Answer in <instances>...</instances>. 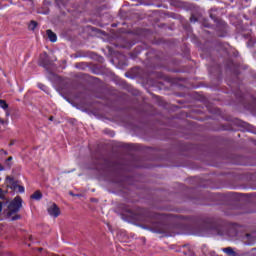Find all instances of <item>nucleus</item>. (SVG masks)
I'll return each mask as SVG.
<instances>
[{
  "label": "nucleus",
  "mask_w": 256,
  "mask_h": 256,
  "mask_svg": "<svg viewBox=\"0 0 256 256\" xmlns=\"http://www.w3.org/2000/svg\"><path fill=\"white\" fill-rule=\"evenodd\" d=\"M122 211L130 219L142 223L143 229L159 235H175L177 229L185 227V217L175 214H159L147 209H140L138 212L129 206L122 205Z\"/></svg>",
  "instance_id": "f257e3e1"
},
{
  "label": "nucleus",
  "mask_w": 256,
  "mask_h": 256,
  "mask_svg": "<svg viewBox=\"0 0 256 256\" xmlns=\"http://www.w3.org/2000/svg\"><path fill=\"white\" fill-rule=\"evenodd\" d=\"M202 227L206 233L230 237L231 239L239 235V224L228 223L219 217H206L202 220Z\"/></svg>",
  "instance_id": "f03ea898"
},
{
  "label": "nucleus",
  "mask_w": 256,
  "mask_h": 256,
  "mask_svg": "<svg viewBox=\"0 0 256 256\" xmlns=\"http://www.w3.org/2000/svg\"><path fill=\"white\" fill-rule=\"evenodd\" d=\"M91 157L96 169L109 171L113 175H121L123 173V165L105 158L101 152L97 151Z\"/></svg>",
  "instance_id": "7ed1b4c3"
},
{
  "label": "nucleus",
  "mask_w": 256,
  "mask_h": 256,
  "mask_svg": "<svg viewBox=\"0 0 256 256\" xmlns=\"http://www.w3.org/2000/svg\"><path fill=\"white\" fill-rule=\"evenodd\" d=\"M23 207V199L21 196H16L9 204H8V212L7 216L12 217L21 211Z\"/></svg>",
  "instance_id": "20e7f679"
},
{
  "label": "nucleus",
  "mask_w": 256,
  "mask_h": 256,
  "mask_svg": "<svg viewBox=\"0 0 256 256\" xmlns=\"http://www.w3.org/2000/svg\"><path fill=\"white\" fill-rule=\"evenodd\" d=\"M210 18L214 23H216V31L219 37H225L227 35V23L225 21L217 18L213 13H210Z\"/></svg>",
  "instance_id": "39448f33"
},
{
  "label": "nucleus",
  "mask_w": 256,
  "mask_h": 256,
  "mask_svg": "<svg viewBox=\"0 0 256 256\" xmlns=\"http://www.w3.org/2000/svg\"><path fill=\"white\" fill-rule=\"evenodd\" d=\"M38 65L46 69V71H49L51 67H53V60H51L47 52H44L40 54Z\"/></svg>",
  "instance_id": "423d86ee"
},
{
  "label": "nucleus",
  "mask_w": 256,
  "mask_h": 256,
  "mask_svg": "<svg viewBox=\"0 0 256 256\" xmlns=\"http://www.w3.org/2000/svg\"><path fill=\"white\" fill-rule=\"evenodd\" d=\"M48 215L57 219L61 215V209L55 203H52L47 208Z\"/></svg>",
  "instance_id": "0eeeda50"
},
{
  "label": "nucleus",
  "mask_w": 256,
  "mask_h": 256,
  "mask_svg": "<svg viewBox=\"0 0 256 256\" xmlns=\"http://www.w3.org/2000/svg\"><path fill=\"white\" fill-rule=\"evenodd\" d=\"M242 104L248 111H256V98L255 96H249L248 102L242 100Z\"/></svg>",
  "instance_id": "6e6552de"
},
{
  "label": "nucleus",
  "mask_w": 256,
  "mask_h": 256,
  "mask_svg": "<svg viewBox=\"0 0 256 256\" xmlns=\"http://www.w3.org/2000/svg\"><path fill=\"white\" fill-rule=\"evenodd\" d=\"M244 245H255L256 243V238L255 236L251 235V234H246L244 239Z\"/></svg>",
  "instance_id": "1a4fd4ad"
},
{
  "label": "nucleus",
  "mask_w": 256,
  "mask_h": 256,
  "mask_svg": "<svg viewBox=\"0 0 256 256\" xmlns=\"http://www.w3.org/2000/svg\"><path fill=\"white\" fill-rule=\"evenodd\" d=\"M201 251L203 256H217V252L209 250V247H207L205 244L202 245Z\"/></svg>",
  "instance_id": "9d476101"
},
{
  "label": "nucleus",
  "mask_w": 256,
  "mask_h": 256,
  "mask_svg": "<svg viewBox=\"0 0 256 256\" xmlns=\"http://www.w3.org/2000/svg\"><path fill=\"white\" fill-rule=\"evenodd\" d=\"M222 251L227 256H239V255H241V251L235 252V250H233V248H231V247L222 248Z\"/></svg>",
  "instance_id": "9b49d317"
},
{
  "label": "nucleus",
  "mask_w": 256,
  "mask_h": 256,
  "mask_svg": "<svg viewBox=\"0 0 256 256\" xmlns=\"http://www.w3.org/2000/svg\"><path fill=\"white\" fill-rule=\"evenodd\" d=\"M46 34L51 43H57V34H55V32L49 29L46 31Z\"/></svg>",
  "instance_id": "f8f14e48"
},
{
  "label": "nucleus",
  "mask_w": 256,
  "mask_h": 256,
  "mask_svg": "<svg viewBox=\"0 0 256 256\" xmlns=\"http://www.w3.org/2000/svg\"><path fill=\"white\" fill-rule=\"evenodd\" d=\"M30 199H33L34 201H41L43 199V193L40 192V190H36L31 196Z\"/></svg>",
  "instance_id": "ddd939ff"
},
{
  "label": "nucleus",
  "mask_w": 256,
  "mask_h": 256,
  "mask_svg": "<svg viewBox=\"0 0 256 256\" xmlns=\"http://www.w3.org/2000/svg\"><path fill=\"white\" fill-rule=\"evenodd\" d=\"M239 256H256V248H252L248 252H240Z\"/></svg>",
  "instance_id": "4468645a"
},
{
  "label": "nucleus",
  "mask_w": 256,
  "mask_h": 256,
  "mask_svg": "<svg viewBox=\"0 0 256 256\" xmlns=\"http://www.w3.org/2000/svg\"><path fill=\"white\" fill-rule=\"evenodd\" d=\"M234 67H235V62H233V60L229 59L226 61V69H228V71H233Z\"/></svg>",
  "instance_id": "2eb2a0df"
},
{
  "label": "nucleus",
  "mask_w": 256,
  "mask_h": 256,
  "mask_svg": "<svg viewBox=\"0 0 256 256\" xmlns=\"http://www.w3.org/2000/svg\"><path fill=\"white\" fill-rule=\"evenodd\" d=\"M37 25H38L37 21L32 20V21H30V24H29V26H28V29H29L30 31H35V29H37Z\"/></svg>",
  "instance_id": "dca6fc26"
},
{
  "label": "nucleus",
  "mask_w": 256,
  "mask_h": 256,
  "mask_svg": "<svg viewBox=\"0 0 256 256\" xmlns=\"http://www.w3.org/2000/svg\"><path fill=\"white\" fill-rule=\"evenodd\" d=\"M0 107H1V109H8L9 104H7V102L5 100L0 99Z\"/></svg>",
  "instance_id": "f3484780"
},
{
  "label": "nucleus",
  "mask_w": 256,
  "mask_h": 256,
  "mask_svg": "<svg viewBox=\"0 0 256 256\" xmlns=\"http://www.w3.org/2000/svg\"><path fill=\"white\" fill-rule=\"evenodd\" d=\"M37 87H38V89H41V91H44L45 93H47V86H45V84H43V83H38L37 84Z\"/></svg>",
  "instance_id": "a211bd4d"
},
{
  "label": "nucleus",
  "mask_w": 256,
  "mask_h": 256,
  "mask_svg": "<svg viewBox=\"0 0 256 256\" xmlns=\"http://www.w3.org/2000/svg\"><path fill=\"white\" fill-rule=\"evenodd\" d=\"M55 3L59 9H61V7H65V2L63 0H55Z\"/></svg>",
  "instance_id": "6ab92c4d"
},
{
  "label": "nucleus",
  "mask_w": 256,
  "mask_h": 256,
  "mask_svg": "<svg viewBox=\"0 0 256 256\" xmlns=\"http://www.w3.org/2000/svg\"><path fill=\"white\" fill-rule=\"evenodd\" d=\"M19 219H21V215L15 214L14 216H12L11 221H19Z\"/></svg>",
  "instance_id": "aec40b11"
},
{
  "label": "nucleus",
  "mask_w": 256,
  "mask_h": 256,
  "mask_svg": "<svg viewBox=\"0 0 256 256\" xmlns=\"http://www.w3.org/2000/svg\"><path fill=\"white\" fill-rule=\"evenodd\" d=\"M197 21H199V19H197V17H195V15H192L190 17V23H197Z\"/></svg>",
  "instance_id": "412c9836"
},
{
  "label": "nucleus",
  "mask_w": 256,
  "mask_h": 256,
  "mask_svg": "<svg viewBox=\"0 0 256 256\" xmlns=\"http://www.w3.org/2000/svg\"><path fill=\"white\" fill-rule=\"evenodd\" d=\"M18 191L19 193H25V187L18 185Z\"/></svg>",
  "instance_id": "4be33fe9"
},
{
  "label": "nucleus",
  "mask_w": 256,
  "mask_h": 256,
  "mask_svg": "<svg viewBox=\"0 0 256 256\" xmlns=\"http://www.w3.org/2000/svg\"><path fill=\"white\" fill-rule=\"evenodd\" d=\"M125 147L127 149H135V146L133 144H126Z\"/></svg>",
  "instance_id": "5701e85b"
},
{
  "label": "nucleus",
  "mask_w": 256,
  "mask_h": 256,
  "mask_svg": "<svg viewBox=\"0 0 256 256\" xmlns=\"http://www.w3.org/2000/svg\"><path fill=\"white\" fill-rule=\"evenodd\" d=\"M226 215H236L235 212H225Z\"/></svg>",
  "instance_id": "b1692460"
},
{
  "label": "nucleus",
  "mask_w": 256,
  "mask_h": 256,
  "mask_svg": "<svg viewBox=\"0 0 256 256\" xmlns=\"http://www.w3.org/2000/svg\"><path fill=\"white\" fill-rule=\"evenodd\" d=\"M3 211V204L0 202V213Z\"/></svg>",
  "instance_id": "393cba45"
},
{
  "label": "nucleus",
  "mask_w": 256,
  "mask_h": 256,
  "mask_svg": "<svg viewBox=\"0 0 256 256\" xmlns=\"http://www.w3.org/2000/svg\"><path fill=\"white\" fill-rule=\"evenodd\" d=\"M7 161H13V157L12 156L8 157Z\"/></svg>",
  "instance_id": "a878e982"
},
{
  "label": "nucleus",
  "mask_w": 256,
  "mask_h": 256,
  "mask_svg": "<svg viewBox=\"0 0 256 256\" xmlns=\"http://www.w3.org/2000/svg\"><path fill=\"white\" fill-rule=\"evenodd\" d=\"M121 83H122V85L125 87V86H127V84L125 83V81H121Z\"/></svg>",
  "instance_id": "bb28decb"
},
{
  "label": "nucleus",
  "mask_w": 256,
  "mask_h": 256,
  "mask_svg": "<svg viewBox=\"0 0 256 256\" xmlns=\"http://www.w3.org/2000/svg\"><path fill=\"white\" fill-rule=\"evenodd\" d=\"M53 119H55L53 116L49 117V121H53Z\"/></svg>",
  "instance_id": "cd10ccee"
},
{
  "label": "nucleus",
  "mask_w": 256,
  "mask_h": 256,
  "mask_svg": "<svg viewBox=\"0 0 256 256\" xmlns=\"http://www.w3.org/2000/svg\"><path fill=\"white\" fill-rule=\"evenodd\" d=\"M133 95H139V91L134 92Z\"/></svg>",
  "instance_id": "c85d7f7f"
},
{
  "label": "nucleus",
  "mask_w": 256,
  "mask_h": 256,
  "mask_svg": "<svg viewBox=\"0 0 256 256\" xmlns=\"http://www.w3.org/2000/svg\"><path fill=\"white\" fill-rule=\"evenodd\" d=\"M3 165L0 164V171H3Z\"/></svg>",
  "instance_id": "c756f323"
},
{
  "label": "nucleus",
  "mask_w": 256,
  "mask_h": 256,
  "mask_svg": "<svg viewBox=\"0 0 256 256\" xmlns=\"http://www.w3.org/2000/svg\"><path fill=\"white\" fill-rule=\"evenodd\" d=\"M12 145H15V142H13V141H12V142H10V146H12Z\"/></svg>",
  "instance_id": "7c9ffc66"
},
{
  "label": "nucleus",
  "mask_w": 256,
  "mask_h": 256,
  "mask_svg": "<svg viewBox=\"0 0 256 256\" xmlns=\"http://www.w3.org/2000/svg\"><path fill=\"white\" fill-rule=\"evenodd\" d=\"M76 67H81V63H79V64H76Z\"/></svg>",
  "instance_id": "2f4dec72"
},
{
  "label": "nucleus",
  "mask_w": 256,
  "mask_h": 256,
  "mask_svg": "<svg viewBox=\"0 0 256 256\" xmlns=\"http://www.w3.org/2000/svg\"><path fill=\"white\" fill-rule=\"evenodd\" d=\"M246 213H254V211H246Z\"/></svg>",
  "instance_id": "473e14b6"
},
{
  "label": "nucleus",
  "mask_w": 256,
  "mask_h": 256,
  "mask_svg": "<svg viewBox=\"0 0 256 256\" xmlns=\"http://www.w3.org/2000/svg\"><path fill=\"white\" fill-rule=\"evenodd\" d=\"M2 151L4 152L5 155H7V151H5V150H2Z\"/></svg>",
  "instance_id": "72a5a7b5"
},
{
  "label": "nucleus",
  "mask_w": 256,
  "mask_h": 256,
  "mask_svg": "<svg viewBox=\"0 0 256 256\" xmlns=\"http://www.w3.org/2000/svg\"><path fill=\"white\" fill-rule=\"evenodd\" d=\"M0 199H3V194H0Z\"/></svg>",
  "instance_id": "f704fd0d"
},
{
  "label": "nucleus",
  "mask_w": 256,
  "mask_h": 256,
  "mask_svg": "<svg viewBox=\"0 0 256 256\" xmlns=\"http://www.w3.org/2000/svg\"><path fill=\"white\" fill-rule=\"evenodd\" d=\"M38 251H43V248H39Z\"/></svg>",
  "instance_id": "c9c22d12"
},
{
  "label": "nucleus",
  "mask_w": 256,
  "mask_h": 256,
  "mask_svg": "<svg viewBox=\"0 0 256 256\" xmlns=\"http://www.w3.org/2000/svg\"><path fill=\"white\" fill-rule=\"evenodd\" d=\"M191 256H195V253H194V252H192V253H191Z\"/></svg>",
  "instance_id": "e433bc0d"
},
{
  "label": "nucleus",
  "mask_w": 256,
  "mask_h": 256,
  "mask_svg": "<svg viewBox=\"0 0 256 256\" xmlns=\"http://www.w3.org/2000/svg\"><path fill=\"white\" fill-rule=\"evenodd\" d=\"M105 133H109V130H105Z\"/></svg>",
  "instance_id": "4c0bfd02"
},
{
  "label": "nucleus",
  "mask_w": 256,
  "mask_h": 256,
  "mask_svg": "<svg viewBox=\"0 0 256 256\" xmlns=\"http://www.w3.org/2000/svg\"><path fill=\"white\" fill-rule=\"evenodd\" d=\"M193 248H189V251H192Z\"/></svg>",
  "instance_id": "58836bf2"
},
{
  "label": "nucleus",
  "mask_w": 256,
  "mask_h": 256,
  "mask_svg": "<svg viewBox=\"0 0 256 256\" xmlns=\"http://www.w3.org/2000/svg\"><path fill=\"white\" fill-rule=\"evenodd\" d=\"M245 2L247 3V2H249V0H245Z\"/></svg>",
  "instance_id": "ea45409f"
},
{
  "label": "nucleus",
  "mask_w": 256,
  "mask_h": 256,
  "mask_svg": "<svg viewBox=\"0 0 256 256\" xmlns=\"http://www.w3.org/2000/svg\"><path fill=\"white\" fill-rule=\"evenodd\" d=\"M254 56L256 57V52L254 53Z\"/></svg>",
  "instance_id": "a19ab883"
},
{
  "label": "nucleus",
  "mask_w": 256,
  "mask_h": 256,
  "mask_svg": "<svg viewBox=\"0 0 256 256\" xmlns=\"http://www.w3.org/2000/svg\"><path fill=\"white\" fill-rule=\"evenodd\" d=\"M113 135H115V134H113V132H112V137H113Z\"/></svg>",
  "instance_id": "79ce46f5"
},
{
  "label": "nucleus",
  "mask_w": 256,
  "mask_h": 256,
  "mask_svg": "<svg viewBox=\"0 0 256 256\" xmlns=\"http://www.w3.org/2000/svg\"><path fill=\"white\" fill-rule=\"evenodd\" d=\"M113 135H115V134H113V132H112V137H113Z\"/></svg>",
  "instance_id": "37998d69"
},
{
  "label": "nucleus",
  "mask_w": 256,
  "mask_h": 256,
  "mask_svg": "<svg viewBox=\"0 0 256 256\" xmlns=\"http://www.w3.org/2000/svg\"><path fill=\"white\" fill-rule=\"evenodd\" d=\"M113 135H115V134H113V132H112V137H113Z\"/></svg>",
  "instance_id": "c03bdc74"
}]
</instances>
